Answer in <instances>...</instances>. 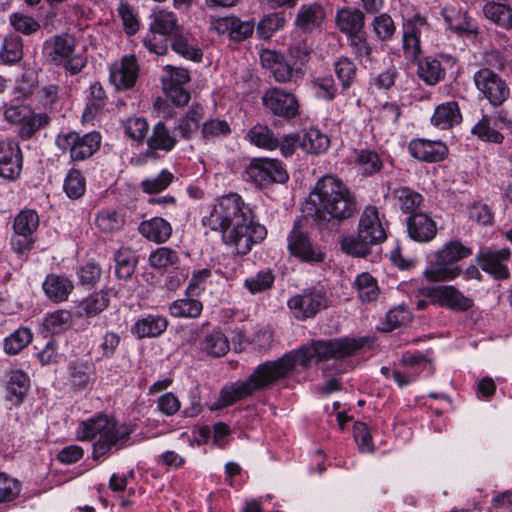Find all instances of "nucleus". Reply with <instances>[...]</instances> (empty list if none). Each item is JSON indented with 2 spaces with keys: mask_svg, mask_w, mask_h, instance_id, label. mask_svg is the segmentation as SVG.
<instances>
[{
  "mask_svg": "<svg viewBox=\"0 0 512 512\" xmlns=\"http://www.w3.org/2000/svg\"><path fill=\"white\" fill-rule=\"evenodd\" d=\"M362 346L361 341L353 338L311 341L276 360L259 364L245 380L225 384L214 403V409L231 406L257 392L272 387L276 382L288 378L297 365L307 369L313 359L317 362L344 359L353 355Z\"/></svg>",
  "mask_w": 512,
  "mask_h": 512,
  "instance_id": "nucleus-1",
  "label": "nucleus"
},
{
  "mask_svg": "<svg viewBox=\"0 0 512 512\" xmlns=\"http://www.w3.org/2000/svg\"><path fill=\"white\" fill-rule=\"evenodd\" d=\"M204 226L221 232L226 245L235 247L237 254L246 255L265 239L266 228L255 220L252 207L237 193L221 196L202 219Z\"/></svg>",
  "mask_w": 512,
  "mask_h": 512,
  "instance_id": "nucleus-2",
  "label": "nucleus"
},
{
  "mask_svg": "<svg viewBox=\"0 0 512 512\" xmlns=\"http://www.w3.org/2000/svg\"><path fill=\"white\" fill-rule=\"evenodd\" d=\"M314 219L317 222H343L359 210L354 192L338 177L324 175L315 184L311 193Z\"/></svg>",
  "mask_w": 512,
  "mask_h": 512,
  "instance_id": "nucleus-3",
  "label": "nucleus"
},
{
  "mask_svg": "<svg viewBox=\"0 0 512 512\" xmlns=\"http://www.w3.org/2000/svg\"><path fill=\"white\" fill-rule=\"evenodd\" d=\"M135 428V424H119L113 417L99 413L81 421L76 436L81 441H91L98 437L93 444V458L98 459L128 446Z\"/></svg>",
  "mask_w": 512,
  "mask_h": 512,
  "instance_id": "nucleus-4",
  "label": "nucleus"
},
{
  "mask_svg": "<svg viewBox=\"0 0 512 512\" xmlns=\"http://www.w3.org/2000/svg\"><path fill=\"white\" fill-rule=\"evenodd\" d=\"M472 255V249L459 240H452L434 254L428 267L424 271L427 280L432 282H445L457 278L462 270L457 264L462 259Z\"/></svg>",
  "mask_w": 512,
  "mask_h": 512,
  "instance_id": "nucleus-5",
  "label": "nucleus"
},
{
  "mask_svg": "<svg viewBox=\"0 0 512 512\" xmlns=\"http://www.w3.org/2000/svg\"><path fill=\"white\" fill-rule=\"evenodd\" d=\"M150 33L142 39L145 48L156 55H165L168 51V41L165 36L174 37L181 32L177 16L167 10H159L151 16Z\"/></svg>",
  "mask_w": 512,
  "mask_h": 512,
  "instance_id": "nucleus-6",
  "label": "nucleus"
},
{
  "mask_svg": "<svg viewBox=\"0 0 512 512\" xmlns=\"http://www.w3.org/2000/svg\"><path fill=\"white\" fill-rule=\"evenodd\" d=\"M39 225V215L33 209H22L15 215L10 244L16 254H27L34 248Z\"/></svg>",
  "mask_w": 512,
  "mask_h": 512,
  "instance_id": "nucleus-7",
  "label": "nucleus"
},
{
  "mask_svg": "<svg viewBox=\"0 0 512 512\" xmlns=\"http://www.w3.org/2000/svg\"><path fill=\"white\" fill-rule=\"evenodd\" d=\"M55 144L62 152L69 153L72 161H83L98 151L101 135L96 131L83 135L76 131H69L58 134Z\"/></svg>",
  "mask_w": 512,
  "mask_h": 512,
  "instance_id": "nucleus-8",
  "label": "nucleus"
},
{
  "mask_svg": "<svg viewBox=\"0 0 512 512\" xmlns=\"http://www.w3.org/2000/svg\"><path fill=\"white\" fill-rule=\"evenodd\" d=\"M245 173L249 181L261 188L273 183L283 184L289 178L282 163L274 158H254Z\"/></svg>",
  "mask_w": 512,
  "mask_h": 512,
  "instance_id": "nucleus-9",
  "label": "nucleus"
},
{
  "mask_svg": "<svg viewBox=\"0 0 512 512\" xmlns=\"http://www.w3.org/2000/svg\"><path fill=\"white\" fill-rule=\"evenodd\" d=\"M287 305L293 317L306 320L328 308L329 299L322 288H312L292 296Z\"/></svg>",
  "mask_w": 512,
  "mask_h": 512,
  "instance_id": "nucleus-10",
  "label": "nucleus"
},
{
  "mask_svg": "<svg viewBox=\"0 0 512 512\" xmlns=\"http://www.w3.org/2000/svg\"><path fill=\"white\" fill-rule=\"evenodd\" d=\"M511 129L512 120L508 113L500 110L495 114H483L472 127L471 134L483 142L502 144L505 138L503 131Z\"/></svg>",
  "mask_w": 512,
  "mask_h": 512,
  "instance_id": "nucleus-11",
  "label": "nucleus"
},
{
  "mask_svg": "<svg viewBox=\"0 0 512 512\" xmlns=\"http://www.w3.org/2000/svg\"><path fill=\"white\" fill-rule=\"evenodd\" d=\"M287 248L291 256L309 264L323 263L326 253L320 245L314 243L310 236L296 225L287 236Z\"/></svg>",
  "mask_w": 512,
  "mask_h": 512,
  "instance_id": "nucleus-12",
  "label": "nucleus"
},
{
  "mask_svg": "<svg viewBox=\"0 0 512 512\" xmlns=\"http://www.w3.org/2000/svg\"><path fill=\"white\" fill-rule=\"evenodd\" d=\"M473 80L479 93L492 106L502 105L509 97L510 89L505 80L489 68L478 70Z\"/></svg>",
  "mask_w": 512,
  "mask_h": 512,
  "instance_id": "nucleus-13",
  "label": "nucleus"
},
{
  "mask_svg": "<svg viewBox=\"0 0 512 512\" xmlns=\"http://www.w3.org/2000/svg\"><path fill=\"white\" fill-rule=\"evenodd\" d=\"M430 31L427 19L421 14H414L403 23V50L406 58L416 61L421 54V38Z\"/></svg>",
  "mask_w": 512,
  "mask_h": 512,
  "instance_id": "nucleus-14",
  "label": "nucleus"
},
{
  "mask_svg": "<svg viewBox=\"0 0 512 512\" xmlns=\"http://www.w3.org/2000/svg\"><path fill=\"white\" fill-rule=\"evenodd\" d=\"M262 104L275 116L291 119L299 115V102L293 93L273 87L262 96Z\"/></svg>",
  "mask_w": 512,
  "mask_h": 512,
  "instance_id": "nucleus-15",
  "label": "nucleus"
},
{
  "mask_svg": "<svg viewBox=\"0 0 512 512\" xmlns=\"http://www.w3.org/2000/svg\"><path fill=\"white\" fill-rule=\"evenodd\" d=\"M401 364L409 370L405 372L399 370L392 371V379L401 388L416 381L422 371H427L428 375L434 373L431 359L421 352H405L401 357Z\"/></svg>",
  "mask_w": 512,
  "mask_h": 512,
  "instance_id": "nucleus-16",
  "label": "nucleus"
},
{
  "mask_svg": "<svg viewBox=\"0 0 512 512\" xmlns=\"http://www.w3.org/2000/svg\"><path fill=\"white\" fill-rule=\"evenodd\" d=\"M426 296L433 304L445 307L454 312H465L473 307V300L453 285L428 288Z\"/></svg>",
  "mask_w": 512,
  "mask_h": 512,
  "instance_id": "nucleus-17",
  "label": "nucleus"
},
{
  "mask_svg": "<svg viewBox=\"0 0 512 512\" xmlns=\"http://www.w3.org/2000/svg\"><path fill=\"white\" fill-rule=\"evenodd\" d=\"M358 236L363 242L371 244H379L386 239V228L375 206L369 205L362 212Z\"/></svg>",
  "mask_w": 512,
  "mask_h": 512,
  "instance_id": "nucleus-18",
  "label": "nucleus"
},
{
  "mask_svg": "<svg viewBox=\"0 0 512 512\" xmlns=\"http://www.w3.org/2000/svg\"><path fill=\"white\" fill-rule=\"evenodd\" d=\"M510 256V250L508 248H502L495 251H480L476 255L475 260L480 268L491 275L495 280H507L510 278L507 265Z\"/></svg>",
  "mask_w": 512,
  "mask_h": 512,
  "instance_id": "nucleus-19",
  "label": "nucleus"
},
{
  "mask_svg": "<svg viewBox=\"0 0 512 512\" xmlns=\"http://www.w3.org/2000/svg\"><path fill=\"white\" fill-rule=\"evenodd\" d=\"M23 164L19 143L13 140L0 141V177L15 180L19 177Z\"/></svg>",
  "mask_w": 512,
  "mask_h": 512,
  "instance_id": "nucleus-20",
  "label": "nucleus"
},
{
  "mask_svg": "<svg viewBox=\"0 0 512 512\" xmlns=\"http://www.w3.org/2000/svg\"><path fill=\"white\" fill-rule=\"evenodd\" d=\"M139 73L135 56H124L110 66V82L117 90H127L134 86Z\"/></svg>",
  "mask_w": 512,
  "mask_h": 512,
  "instance_id": "nucleus-21",
  "label": "nucleus"
},
{
  "mask_svg": "<svg viewBox=\"0 0 512 512\" xmlns=\"http://www.w3.org/2000/svg\"><path fill=\"white\" fill-rule=\"evenodd\" d=\"M410 155L422 162L436 163L448 155V147L442 141H432L424 138L413 139L408 144Z\"/></svg>",
  "mask_w": 512,
  "mask_h": 512,
  "instance_id": "nucleus-22",
  "label": "nucleus"
},
{
  "mask_svg": "<svg viewBox=\"0 0 512 512\" xmlns=\"http://www.w3.org/2000/svg\"><path fill=\"white\" fill-rule=\"evenodd\" d=\"M407 232L412 240L427 243L436 237L437 224L426 213H414L407 218Z\"/></svg>",
  "mask_w": 512,
  "mask_h": 512,
  "instance_id": "nucleus-23",
  "label": "nucleus"
},
{
  "mask_svg": "<svg viewBox=\"0 0 512 512\" xmlns=\"http://www.w3.org/2000/svg\"><path fill=\"white\" fill-rule=\"evenodd\" d=\"M42 289L47 299L59 304L68 300L74 290V283L66 275L50 273L43 281Z\"/></svg>",
  "mask_w": 512,
  "mask_h": 512,
  "instance_id": "nucleus-24",
  "label": "nucleus"
},
{
  "mask_svg": "<svg viewBox=\"0 0 512 512\" xmlns=\"http://www.w3.org/2000/svg\"><path fill=\"white\" fill-rule=\"evenodd\" d=\"M113 295L108 287L90 293L79 302L78 316L87 319L98 316L109 307Z\"/></svg>",
  "mask_w": 512,
  "mask_h": 512,
  "instance_id": "nucleus-25",
  "label": "nucleus"
},
{
  "mask_svg": "<svg viewBox=\"0 0 512 512\" xmlns=\"http://www.w3.org/2000/svg\"><path fill=\"white\" fill-rule=\"evenodd\" d=\"M168 327V320L163 315L148 314L136 320L131 333L138 339L156 338L161 336Z\"/></svg>",
  "mask_w": 512,
  "mask_h": 512,
  "instance_id": "nucleus-26",
  "label": "nucleus"
},
{
  "mask_svg": "<svg viewBox=\"0 0 512 512\" xmlns=\"http://www.w3.org/2000/svg\"><path fill=\"white\" fill-rule=\"evenodd\" d=\"M147 155L154 156L156 151L170 152L177 144L174 134L168 129L164 122H157L152 129V133L147 137Z\"/></svg>",
  "mask_w": 512,
  "mask_h": 512,
  "instance_id": "nucleus-27",
  "label": "nucleus"
},
{
  "mask_svg": "<svg viewBox=\"0 0 512 512\" xmlns=\"http://www.w3.org/2000/svg\"><path fill=\"white\" fill-rule=\"evenodd\" d=\"M462 122L460 107L456 101L437 105L431 117V124L441 130H448Z\"/></svg>",
  "mask_w": 512,
  "mask_h": 512,
  "instance_id": "nucleus-28",
  "label": "nucleus"
},
{
  "mask_svg": "<svg viewBox=\"0 0 512 512\" xmlns=\"http://www.w3.org/2000/svg\"><path fill=\"white\" fill-rule=\"evenodd\" d=\"M336 26L347 37L362 32L365 24V16L356 8L344 7L337 11L335 17Z\"/></svg>",
  "mask_w": 512,
  "mask_h": 512,
  "instance_id": "nucleus-29",
  "label": "nucleus"
},
{
  "mask_svg": "<svg viewBox=\"0 0 512 512\" xmlns=\"http://www.w3.org/2000/svg\"><path fill=\"white\" fill-rule=\"evenodd\" d=\"M139 233L149 241L157 244L167 242L172 235L171 224L162 217H152L139 224Z\"/></svg>",
  "mask_w": 512,
  "mask_h": 512,
  "instance_id": "nucleus-30",
  "label": "nucleus"
},
{
  "mask_svg": "<svg viewBox=\"0 0 512 512\" xmlns=\"http://www.w3.org/2000/svg\"><path fill=\"white\" fill-rule=\"evenodd\" d=\"M76 48V39L71 34H60L46 41V49H50L48 56L55 63L63 62V59L71 57Z\"/></svg>",
  "mask_w": 512,
  "mask_h": 512,
  "instance_id": "nucleus-31",
  "label": "nucleus"
},
{
  "mask_svg": "<svg viewBox=\"0 0 512 512\" xmlns=\"http://www.w3.org/2000/svg\"><path fill=\"white\" fill-rule=\"evenodd\" d=\"M395 205L405 214L417 213L423 197L420 193L407 186H399L391 191Z\"/></svg>",
  "mask_w": 512,
  "mask_h": 512,
  "instance_id": "nucleus-32",
  "label": "nucleus"
},
{
  "mask_svg": "<svg viewBox=\"0 0 512 512\" xmlns=\"http://www.w3.org/2000/svg\"><path fill=\"white\" fill-rule=\"evenodd\" d=\"M446 70L439 59L425 57L418 60L417 75L427 85L434 86L445 78Z\"/></svg>",
  "mask_w": 512,
  "mask_h": 512,
  "instance_id": "nucleus-33",
  "label": "nucleus"
},
{
  "mask_svg": "<svg viewBox=\"0 0 512 512\" xmlns=\"http://www.w3.org/2000/svg\"><path fill=\"white\" fill-rule=\"evenodd\" d=\"M200 348L208 356L219 358L229 352L230 344L227 336L220 329H214L204 336Z\"/></svg>",
  "mask_w": 512,
  "mask_h": 512,
  "instance_id": "nucleus-34",
  "label": "nucleus"
},
{
  "mask_svg": "<svg viewBox=\"0 0 512 512\" xmlns=\"http://www.w3.org/2000/svg\"><path fill=\"white\" fill-rule=\"evenodd\" d=\"M202 311L203 303L188 295L185 298L174 300L168 307L169 314L174 318L196 319L201 315Z\"/></svg>",
  "mask_w": 512,
  "mask_h": 512,
  "instance_id": "nucleus-35",
  "label": "nucleus"
},
{
  "mask_svg": "<svg viewBox=\"0 0 512 512\" xmlns=\"http://www.w3.org/2000/svg\"><path fill=\"white\" fill-rule=\"evenodd\" d=\"M325 18V12L319 4L302 5L297 13L296 25L304 31H312Z\"/></svg>",
  "mask_w": 512,
  "mask_h": 512,
  "instance_id": "nucleus-36",
  "label": "nucleus"
},
{
  "mask_svg": "<svg viewBox=\"0 0 512 512\" xmlns=\"http://www.w3.org/2000/svg\"><path fill=\"white\" fill-rule=\"evenodd\" d=\"M246 137L250 143L261 149L272 151L279 146V138L267 125H254L247 132Z\"/></svg>",
  "mask_w": 512,
  "mask_h": 512,
  "instance_id": "nucleus-37",
  "label": "nucleus"
},
{
  "mask_svg": "<svg viewBox=\"0 0 512 512\" xmlns=\"http://www.w3.org/2000/svg\"><path fill=\"white\" fill-rule=\"evenodd\" d=\"M441 14L450 29L456 32H470L471 23L466 12L458 4H449L442 8Z\"/></svg>",
  "mask_w": 512,
  "mask_h": 512,
  "instance_id": "nucleus-38",
  "label": "nucleus"
},
{
  "mask_svg": "<svg viewBox=\"0 0 512 512\" xmlns=\"http://www.w3.org/2000/svg\"><path fill=\"white\" fill-rule=\"evenodd\" d=\"M179 254L176 250L168 246L158 247L153 250L149 257V265L156 270H167L179 263Z\"/></svg>",
  "mask_w": 512,
  "mask_h": 512,
  "instance_id": "nucleus-39",
  "label": "nucleus"
},
{
  "mask_svg": "<svg viewBox=\"0 0 512 512\" xmlns=\"http://www.w3.org/2000/svg\"><path fill=\"white\" fill-rule=\"evenodd\" d=\"M115 274L119 279H129L136 267V257L134 252L129 248H120L114 255Z\"/></svg>",
  "mask_w": 512,
  "mask_h": 512,
  "instance_id": "nucleus-40",
  "label": "nucleus"
},
{
  "mask_svg": "<svg viewBox=\"0 0 512 512\" xmlns=\"http://www.w3.org/2000/svg\"><path fill=\"white\" fill-rule=\"evenodd\" d=\"M203 118V109L199 106L191 107L187 113L178 120L176 131L186 140L199 129V123Z\"/></svg>",
  "mask_w": 512,
  "mask_h": 512,
  "instance_id": "nucleus-41",
  "label": "nucleus"
},
{
  "mask_svg": "<svg viewBox=\"0 0 512 512\" xmlns=\"http://www.w3.org/2000/svg\"><path fill=\"white\" fill-rule=\"evenodd\" d=\"M172 49L175 53L181 55L187 60L200 62L203 57L202 50L197 44H194L187 36L179 32L173 37L171 43Z\"/></svg>",
  "mask_w": 512,
  "mask_h": 512,
  "instance_id": "nucleus-42",
  "label": "nucleus"
},
{
  "mask_svg": "<svg viewBox=\"0 0 512 512\" xmlns=\"http://www.w3.org/2000/svg\"><path fill=\"white\" fill-rule=\"evenodd\" d=\"M311 88L316 98L333 101L338 93L336 82L332 75L317 76L311 80Z\"/></svg>",
  "mask_w": 512,
  "mask_h": 512,
  "instance_id": "nucleus-43",
  "label": "nucleus"
},
{
  "mask_svg": "<svg viewBox=\"0 0 512 512\" xmlns=\"http://www.w3.org/2000/svg\"><path fill=\"white\" fill-rule=\"evenodd\" d=\"M33 338L31 330L27 327H20L11 333L4 340V351L9 355H16L22 351Z\"/></svg>",
  "mask_w": 512,
  "mask_h": 512,
  "instance_id": "nucleus-44",
  "label": "nucleus"
},
{
  "mask_svg": "<svg viewBox=\"0 0 512 512\" xmlns=\"http://www.w3.org/2000/svg\"><path fill=\"white\" fill-rule=\"evenodd\" d=\"M354 287L363 302L375 301L379 296L377 281L369 273L359 274L354 281Z\"/></svg>",
  "mask_w": 512,
  "mask_h": 512,
  "instance_id": "nucleus-45",
  "label": "nucleus"
},
{
  "mask_svg": "<svg viewBox=\"0 0 512 512\" xmlns=\"http://www.w3.org/2000/svg\"><path fill=\"white\" fill-rule=\"evenodd\" d=\"M334 72L340 81L342 90L349 89L356 79L357 67L348 57H340L334 63Z\"/></svg>",
  "mask_w": 512,
  "mask_h": 512,
  "instance_id": "nucleus-46",
  "label": "nucleus"
},
{
  "mask_svg": "<svg viewBox=\"0 0 512 512\" xmlns=\"http://www.w3.org/2000/svg\"><path fill=\"white\" fill-rule=\"evenodd\" d=\"M174 179L175 176L172 172L163 169L158 175L142 180L140 187L147 194H157L166 190Z\"/></svg>",
  "mask_w": 512,
  "mask_h": 512,
  "instance_id": "nucleus-47",
  "label": "nucleus"
},
{
  "mask_svg": "<svg viewBox=\"0 0 512 512\" xmlns=\"http://www.w3.org/2000/svg\"><path fill=\"white\" fill-rule=\"evenodd\" d=\"M71 322V312L65 309H59L45 316L43 326L51 333H60L67 330L71 326Z\"/></svg>",
  "mask_w": 512,
  "mask_h": 512,
  "instance_id": "nucleus-48",
  "label": "nucleus"
},
{
  "mask_svg": "<svg viewBox=\"0 0 512 512\" xmlns=\"http://www.w3.org/2000/svg\"><path fill=\"white\" fill-rule=\"evenodd\" d=\"M63 189L70 199L83 196L86 189V179L77 169H70L64 179Z\"/></svg>",
  "mask_w": 512,
  "mask_h": 512,
  "instance_id": "nucleus-49",
  "label": "nucleus"
},
{
  "mask_svg": "<svg viewBox=\"0 0 512 512\" xmlns=\"http://www.w3.org/2000/svg\"><path fill=\"white\" fill-rule=\"evenodd\" d=\"M355 163L365 175L379 172L383 165L379 155L375 151L367 149H362L357 153Z\"/></svg>",
  "mask_w": 512,
  "mask_h": 512,
  "instance_id": "nucleus-50",
  "label": "nucleus"
},
{
  "mask_svg": "<svg viewBox=\"0 0 512 512\" xmlns=\"http://www.w3.org/2000/svg\"><path fill=\"white\" fill-rule=\"evenodd\" d=\"M329 138L318 129H309L302 140V147L311 154H320L329 147Z\"/></svg>",
  "mask_w": 512,
  "mask_h": 512,
  "instance_id": "nucleus-51",
  "label": "nucleus"
},
{
  "mask_svg": "<svg viewBox=\"0 0 512 512\" xmlns=\"http://www.w3.org/2000/svg\"><path fill=\"white\" fill-rule=\"evenodd\" d=\"M349 39V46L353 55L361 62H372L373 60V47L368 42L364 32L355 34Z\"/></svg>",
  "mask_w": 512,
  "mask_h": 512,
  "instance_id": "nucleus-52",
  "label": "nucleus"
},
{
  "mask_svg": "<svg viewBox=\"0 0 512 512\" xmlns=\"http://www.w3.org/2000/svg\"><path fill=\"white\" fill-rule=\"evenodd\" d=\"M50 117L46 113H33L29 111V116L23 121L19 135L22 139L31 138L41 128L47 126Z\"/></svg>",
  "mask_w": 512,
  "mask_h": 512,
  "instance_id": "nucleus-53",
  "label": "nucleus"
},
{
  "mask_svg": "<svg viewBox=\"0 0 512 512\" xmlns=\"http://www.w3.org/2000/svg\"><path fill=\"white\" fill-rule=\"evenodd\" d=\"M372 30L380 41H389L396 32V25L392 17L387 13H381L374 17Z\"/></svg>",
  "mask_w": 512,
  "mask_h": 512,
  "instance_id": "nucleus-54",
  "label": "nucleus"
},
{
  "mask_svg": "<svg viewBox=\"0 0 512 512\" xmlns=\"http://www.w3.org/2000/svg\"><path fill=\"white\" fill-rule=\"evenodd\" d=\"M275 276L270 269L261 270L256 275L250 276L244 280V286L252 293L256 294L269 290L274 283Z\"/></svg>",
  "mask_w": 512,
  "mask_h": 512,
  "instance_id": "nucleus-55",
  "label": "nucleus"
},
{
  "mask_svg": "<svg viewBox=\"0 0 512 512\" xmlns=\"http://www.w3.org/2000/svg\"><path fill=\"white\" fill-rule=\"evenodd\" d=\"M231 133L230 125L226 120L210 119L202 125L201 134L206 141H214Z\"/></svg>",
  "mask_w": 512,
  "mask_h": 512,
  "instance_id": "nucleus-56",
  "label": "nucleus"
},
{
  "mask_svg": "<svg viewBox=\"0 0 512 512\" xmlns=\"http://www.w3.org/2000/svg\"><path fill=\"white\" fill-rule=\"evenodd\" d=\"M29 386V378L24 372L20 370L11 372L7 390L10 397H14L16 402L21 401L23 396L27 393Z\"/></svg>",
  "mask_w": 512,
  "mask_h": 512,
  "instance_id": "nucleus-57",
  "label": "nucleus"
},
{
  "mask_svg": "<svg viewBox=\"0 0 512 512\" xmlns=\"http://www.w3.org/2000/svg\"><path fill=\"white\" fill-rule=\"evenodd\" d=\"M125 223L123 215L114 210H103L96 218V224L104 232L113 233L120 230Z\"/></svg>",
  "mask_w": 512,
  "mask_h": 512,
  "instance_id": "nucleus-58",
  "label": "nucleus"
},
{
  "mask_svg": "<svg viewBox=\"0 0 512 512\" xmlns=\"http://www.w3.org/2000/svg\"><path fill=\"white\" fill-rule=\"evenodd\" d=\"M285 19L279 13L264 16L257 25V34L262 39H269L279 29L283 28Z\"/></svg>",
  "mask_w": 512,
  "mask_h": 512,
  "instance_id": "nucleus-59",
  "label": "nucleus"
},
{
  "mask_svg": "<svg viewBox=\"0 0 512 512\" xmlns=\"http://www.w3.org/2000/svg\"><path fill=\"white\" fill-rule=\"evenodd\" d=\"M512 6L500 2L486 3L483 7V13L486 18L494 23L507 26Z\"/></svg>",
  "mask_w": 512,
  "mask_h": 512,
  "instance_id": "nucleus-60",
  "label": "nucleus"
},
{
  "mask_svg": "<svg viewBox=\"0 0 512 512\" xmlns=\"http://www.w3.org/2000/svg\"><path fill=\"white\" fill-rule=\"evenodd\" d=\"M123 127L126 135L137 142H142L146 138L149 129L146 119L137 116L129 117L123 123Z\"/></svg>",
  "mask_w": 512,
  "mask_h": 512,
  "instance_id": "nucleus-61",
  "label": "nucleus"
},
{
  "mask_svg": "<svg viewBox=\"0 0 512 512\" xmlns=\"http://www.w3.org/2000/svg\"><path fill=\"white\" fill-rule=\"evenodd\" d=\"M401 114V106L398 103L386 102L379 108L375 121L383 126L394 127Z\"/></svg>",
  "mask_w": 512,
  "mask_h": 512,
  "instance_id": "nucleus-62",
  "label": "nucleus"
},
{
  "mask_svg": "<svg viewBox=\"0 0 512 512\" xmlns=\"http://www.w3.org/2000/svg\"><path fill=\"white\" fill-rule=\"evenodd\" d=\"M21 492V483L4 473H0V504L14 501Z\"/></svg>",
  "mask_w": 512,
  "mask_h": 512,
  "instance_id": "nucleus-63",
  "label": "nucleus"
},
{
  "mask_svg": "<svg viewBox=\"0 0 512 512\" xmlns=\"http://www.w3.org/2000/svg\"><path fill=\"white\" fill-rule=\"evenodd\" d=\"M117 12L125 32L129 35L135 34L139 30L140 24L134 9L127 2L120 1Z\"/></svg>",
  "mask_w": 512,
  "mask_h": 512,
  "instance_id": "nucleus-64",
  "label": "nucleus"
}]
</instances>
